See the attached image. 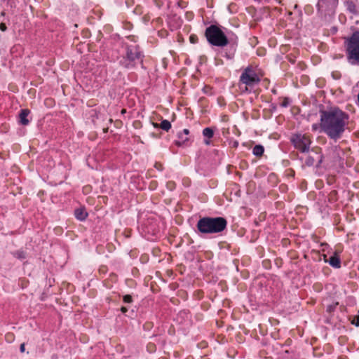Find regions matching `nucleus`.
I'll return each mask as SVG.
<instances>
[{
	"label": "nucleus",
	"mask_w": 359,
	"mask_h": 359,
	"mask_svg": "<svg viewBox=\"0 0 359 359\" xmlns=\"http://www.w3.org/2000/svg\"><path fill=\"white\" fill-rule=\"evenodd\" d=\"M152 125H153V126H154V128H160V126H160V124H158V123H152Z\"/></svg>",
	"instance_id": "30"
},
{
	"label": "nucleus",
	"mask_w": 359,
	"mask_h": 359,
	"mask_svg": "<svg viewBox=\"0 0 359 359\" xmlns=\"http://www.w3.org/2000/svg\"><path fill=\"white\" fill-rule=\"evenodd\" d=\"M25 343H22L21 345H20V351L21 353H24L25 352Z\"/></svg>",
	"instance_id": "22"
},
{
	"label": "nucleus",
	"mask_w": 359,
	"mask_h": 359,
	"mask_svg": "<svg viewBox=\"0 0 359 359\" xmlns=\"http://www.w3.org/2000/svg\"><path fill=\"white\" fill-rule=\"evenodd\" d=\"M190 41H191L192 43H196V37L195 36H190Z\"/></svg>",
	"instance_id": "23"
},
{
	"label": "nucleus",
	"mask_w": 359,
	"mask_h": 359,
	"mask_svg": "<svg viewBox=\"0 0 359 359\" xmlns=\"http://www.w3.org/2000/svg\"><path fill=\"white\" fill-rule=\"evenodd\" d=\"M149 135H150L151 137H156L154 133H149Z\"/></svg>",
	"instance_id": "32"
},
{
	"label": "nucleus",
	"mask_w": 359,
	"mask_h": 359,
	"mask_svg": "<svg viewBox=\"0 0 359 359\" xmlns=\"http://www.w3.org/2000/svg\"><path fill=\"white\" fill-rule=\"evenodd\" d=\"M205 36L208 43L218 47L226 46L229 43L227 36L217 25H211L205 32Z\"/></svg>",
	"instance_id": "3"
},
{
	"label": "nucleus",
	"mask_w": 359,
	"mask_h": 359,
	"mask_svg": "<svg viewBox=\"0 0 359 359\" xmlns=\"http://www.w3.org/2000/svg\"><path fill=\"white\" fill-rule=\"evenodd\" d=\"M323 156L320 154L315 153L314 156L309 154L305 159L304 165L310 167L313 166L316 161H318L316 166L318 167L322 163Z\"/></svg>",
	"instance_id": "9"
},
{
	"label": "nucleus",
	"mask_w": 359,
	"mask_h": 359,
	"mask_svg": "<svg viewBox=\"0 0 359 359\" xmlns=\"http://www.w3.org/2000/svg\"><path fill=\"white\" fill-rule=\"evenodd\" d=\"M346 55L349 63L359 65V32H354L348 40Z\"/></svg>",
	"instance_id": "5"
},
{
	"label": "nucleus",
	"mask_w": 359,
	"mask_h": 359,
	"mask_svg": "<svg viewBox=\"0 0 359 359\" xmlns=\"http://www.w3.org/2000/svg\"><path fill=\"white\" fill-rule=\"evenodd\" d=\"M338 0H318L317 6L322 11H332L337 6Z\"/></svg>",
	"instance_id": "8"
},
{
	"label": "nucleus",
	"mask_w": 359,
	"mask_h": 359,
	"mask_svg": "<svg viewBox=\"0 0 359 359\" xmlns=\"http://www.w3.org/2000/svg\"><path fill=\"white\" fill-rule=\"evenodd\" d=\"M123 300L125 303H131L133 302V298L131 295L126 294L123 296Z\"/></svg>",
	"instance_id": "18"
},
{
	"label": "nucleus",
	"mask_w": 359,
	"mask_h": 359,
	"mask_svg": "<svg viewBox=\"0 0 359 359\" xmlns=\"http://www.w3.org/2000/svg\"><path fill=\"white\" fill-rule=\"evenodd\" d=\"M291 142L294 147L302 152L308 151L311 144L310 137L301 133L293 135L291 137Z\"/></svg>",
	"instance_id": "7"
},
{
	"label": "nucleus",
	"mask_w": 359,
	"mask_h": 359,
	"mask_svg": "<svg viewBox=\"0 0 359 359\" xmlns=\"http://www.w3.org/2000/svg\"><path fill=\"white\" fill-rule=\"evenodd\" d=\"M142 53L138 46H129L126 48V56L121 60L120 63L126 68H133L136 61L142 62Z\"/></svg>",
	"instance_id": "6"
},
{
	"label": "nucleus",
	"mask_w": 359,
	"mask_h": 359,
	"mask_svg": "<svg viewBox=\"0 0 359 359\" xmlns=\"http://www.w3.org/2000/svg\"><path fill=\"white\" fill-rule=\"evenodd\" d=\"M203 135L208 138H212L214 135V131L211 128H205L203 130Z\"/></svg>",
	"instance_id": "15"
},
{
	"label": "nucleus",
	"mask_w": 359,
	"mask_h": 359,
	"mask_svg": "<svg viewBox=\"0 0 359 359\" xmlns=\"http://www.w3.org/2000/svg\"><path fill=\"white\" fill-rule=\"evenodd\" d=\"M140 124H141V123H140V122H139V121H135V122L134 123V126H135V128L139 127V126H140Z\"/></svg>",
	"instance_id": "31"
},
{
	"label": "nucleus",
	"mask_w": 359,
	"mask_h": 359,
	"mask_svg": "<svg viewBox=\"0 0 359 359\" xmlns=\"http://www.w3.org/2000/svg\"><path fill=\"white\" fill-rule=\"evenodd\" d=\"M29 112H30L29 110L27 109H22L20 111V113L19 114V118H20V122L22 125L26 126L29 123V121L27 118V116H28Z\"/></svg>",
	"instance_id": "11"
},
{
	"label": "nucleus",
	"mask_w": 359,
	"mask_h": 359,
	"mask_svg": "<svg viewBox=\"0 0 359 359\" xmlns=\"http://www.w3.org/2000/svg\"><path fill=\"white\" fill-rule=\"evenodd\" d=\"M126 110L125 109H122V110H121V113H122V114L126 113Z\"/></svg>",
	"instance_id": "33"
},
{
	"label": "nucleus",
	"mask_w": 359,
	"mask_h": 359,
	"mask_svg": "<svg viewBox=\"0 0 359 359\" xmlns=\"http://www.w3.org/2000/svg\"><path fill=\"white\" fill-rule=\"evenodd\" d=\"M167 185H168V187L170 189H172V187L174 186V183H173V182H168Z\"/></svg>",
	"instance_id": "29"
},
{
	"label": "nucleus",
	"mask_w": 359,
	"mask_h": 359,
	"mask_svg": "<svg viewBox=\"0 0 359 359\" xmlns=\"http://www.w3.org/2000/svg\"><path fill=\"white\" fill-rule=\"evenodd\" d=\"M74 215L76 219L81 221H83L88 216L87 212L83 208H78L74 211Z\"/></svg>",
	"instance_id": "12"
},
{
	"label": "nucleus",
	"mask_w": 359,
	"mask_h": 359,
	"mask_svg": "<svg viewBox=\"0 0 359 359\" xmlns=\"http://www.w3.org/2000/svg\"><path fill=\"white\" fill-rule=\"evenodd\" d=\"M348 115L339 109L320 112V128L331 139H341L348 124Z\"/></svg>",
	"instance_id": "1"
},
{
	"label": "nucleus",
	"mask_w": 359,
	"mask_h": 359,
	"mask_svg": "<svg viewBox=\"0 0 359 359\" xmlns=\"http://www.w3.org/2000/svg\"><path fill=\"white\" fill-rule=\"evenodd\" d=\"M288 104H289V100H288V98H285L283 102L281 104V106L284 107H286L288 106Z\"/></svg>",
	"instance_id": "21"
},
{
	"label": "nucleus",
	"mask_w": 359,
	"mask_h": 359,
	"mask_svg": "<svg viewBox=\"0 0 359 359\" xmlns=\"http://www.w3.org/2000/svg\"><path fill=\"white\" fill-rule=\"evenodd\" d=\"M155 167H156L158 170H162V165H161V164L156 163V164H155Z\"/></svg>",
	"instance_id": "25"
},
{
	"label": "nucleus",
	"mask_w": 359,
	"mask_h": 359,
	"mask_svg": "<svg viewBox=\"0 0 359 359\" xmlns=\"http://www.w3.org/2000/svg\"><path fill=\"white\" fill-rule=\"evenodd\" d=\"M260 79L252 66L247 67L242 72L239 79V88L243 93L250 92L249 87L258 84Z\"/></svg>",
	"instance_id": "4"
},
{
	"label": "nucleus",
	"mask_w": 359,
	"mask_h": 359,
	"mask_svg": "<svg viewBox=\"0 0 359 359\" xmlns=\"http://www.w3.org/2000/svg\"><path fill=\"white\" fill-rule=\"evenodd\" d=\"M189 133V130L188 129H184L183 130V135H185L186 136L188 135Z\"/></svg>",
	"instance_id": "26"
},
{
	"label": "nucleus",
	"mask_w": 359,
	"mask_h": 359,
	"mask_svg": "<svg viewBox=\"0 0 359 359\" xmlns=\"http://www.w3.org/2000/svg\"><path fill=\"white\" fill-rule=\"evenodd\" d=\"M264 151V148L260 144L255 145L252 149V154L257 157H261L263 155Z\"/></svg>",
	"instance_id": "13"
},
{
	"label": "nucleus",
	"mask_w": 359,
	"mask_h": 359,
	"mask_svg": "<svg viewBox=\"0 0 359 359\" xmlns=\"http://www.w3.org/2000/svg\"><path fill=\"white\" fill-rule=\"evenodd\" d=\"M318 126L317 124H313L312 126V130L314 131L318 129Z\"/></svg>",
	"instance_id": "28"
},
{
	"label": "nucleus",
	"mask_w": 359,
	"mask_h": 359,
	"mask_svg": "<svg viewBox=\"0 0 359 359\" xmlns=\"http://www.w3.org/2000/svg\"><path fill=\"white\" fill-rule=\"evenodd\" d=\"M121 311L123 313H125L128 311V309L125 306H122L121 308Z\"/></svg>",
	"instance_id": "24"
},
{
	"label": "nucleus",
	"mask_w": 359,
	"mask_h": 359,
	"mask_svg": "<svg viewBox=\"0 0 359 359\" xmlns=\"http://www.w3.org/2000/svg\"><path fill=\"white\" fill-rule=\"evenodd\" d=\"M7 29V27L5 23L1 22L0 23V30L2 32H5Z\"/></svg>",
	"instance_id": "20"
},
{
	"label": "nucleus",
	"mask_w": 359,
	"mask_h": 359,
	"mask_svg": "<svg viewBox=\"0 0 359 359\" xmlns=\"http://www.w3.org/2000/svg\"><path fill=\"white\" fill-rule=\"evenodd\" d=\"M179 138L181 139V140H177L175 142V144L177 145V146H182L183 144H184L186 143V142H187L189 140L188 137H183V134L182 133H180L179 135Z\"/></svg>",
	"instance_id": "16"
},
{
	"label": "nucleus",
	"mask_w": 359,
	"mask_h": 359,
	"mask_svg": "<svg viewBox=\"0 0 359 359\" xmlns=\"http://www.w3.org/2000/svg\"><path fill=\"white\" fill-rule=\"evenodd\" d=\"M12 338H13V334H8L6 335V339H7L8 340H11V339H12Z\"/></svg>",
	"instance_id": "27"
},
{
	"label": "nucleus",
	"mask_w": 359,
	"mask_h": 359,
	"mask_svg": "<svg viewBox=\"0 0 359 359\" xmlns=\"http://www.w3.org/2000/svg\"><path fill=\"white\" fill-rule=\"evenodd\" d=\"M226 226L227 221L222 217H204L199 219L196 224L198 231L203 234L221 233L226 228Z\"/></svg>",
	"instance_id": "2"
},
{
	"label": "nucleus",
	"mask_w": 359,
	"mask_h": 359,
	"mask_svg": "<svg viewBox=\"0 0 359 359\" xmlns=\"http://www.w3.org/2000/svg\"><path fill=\"white\" fill-rule=\"evenodd\" d=\"M352 324L355 325V326H359V315L355 317V318L352 321Z\"/></svg>",
	"instance_id": "19"
},
{
	"label": "nucleus",
	"mask_w": 359,
	"mask_h": 359,
	"mask_svg": "<svg viewBox=\"0 0 359 359\" xmlns=\"http://www.w3.org/2000/svg\"><path fill=\"white\" fill-rule=\"evenodd\" d=\"M13 255L19 259H23L26 257L25 256V253L23 252V251H20V250H18V251H16L13 253Z\"/></svg>",
	"instance_id": "17"
},
{
	"label": "nucleus",
	"mask_w": 359,
	"mask_h": 359,
	"mask_svg": "<svg viewBox=\"0 0 359 359\" xmlns=\"http://www.w3.org/2000/svg\"><path fill=\"white\" fill-rule=\"evenodd\" d=\"M325 262L329 263L330 266L335 269L341 267V260L337 252H334L328 259L325 257Z\"/></svg>",
	"instance_id": "10"
},
{
	"label": "nucleus",
	"mask_w": 359,
	"mask_h": 359,
	"mask_svg": "<svg viewBox=\"0 0 359 359\" xmlns=\"http://www.w3.org/2000/svg\"><path fill=\"white\" fill-rule=\"evenodd\" d=\"M159 126L162 130L168 131L171 128V123L168 120H163Z\"/></svg>",
	"instance_id": "14"
}]
</instances>
